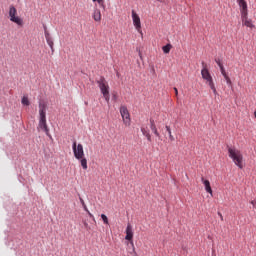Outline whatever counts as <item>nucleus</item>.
<instances>
[{"label":"nucleus","instance_id":"obj_1","mask_svg":"<svg viewBox=\"0 0 256 256\" xmlns=\"http://www.w3.org/2000/svg\"><path fill=\"white\" fill-rule=\"evenodd\" d=\"M72 151L74 153L75 159L80 162L82 169L87 171V158H85V150L83 149V144H77V141H74L72 144Z\"/></svg>","mask_w":256,"mask_h":256},{"label":"nucleus","instance_id":"obj_2","mask_svg":"<svg viewBox=\"0 0 256 256\" xmlns=\"http://www.w3.org/2000/svg\"><path fill=\"white\" fill-rule=\"evenodd\" d=\"M46 111H47V105L45 103H40L39 104V124L38 127L42 131L46 133V135H49V128L47 127V117H46Z\"/></svg>","mask_w":256,"mask_h":256},{"label":"nucleus","instance_id":"obj_3","mask_svg":"<svg viewBox=\"0 0 256 256\" xmlns=\"http://www.w3.org/2000/svg\"><path fill=\"white\" fill-rule=\"evenodd\" d=\"M228 155L230 159H232L233 163L239 167V169H243V154L237 148H228Z\"/></svg>","mask_w":256,"mask_h":256},{"label":"nucleus","instance_id":"obj_4","mask_svg":"<svg viewBox=\"0 0 256 256\" xmlns=\"http://www.w3.org/2000/svg\"><path fill=\"white\" fill-rule=\"evenodd\" d=\"M105 101L109 103L111 96L109 94V83L105 80V77H100L99 80L96 81Z\"/></svg>","mask_w":256,"mask_h":256},{"label":"nucleus","instance_id":"obj_5","mask_svg":"<svg viewBox=\"0 0 256 256\" xmlns=\"http://www.w3.org/2000/svg\"><path fill=\"white\" fill-rule=\"evenodd\" d=\"M8 14L10 17V21H12V23H16V25L23 27V19H21V17L17 16V8H15V6L11 5L9 7Z\"/></svg>","mask_w":256,"mask_h":256},{"label":"nucleus","instance_id":"obj_6","mask_svg":"<svg viewBox=\"0 0 256 256\" xmlns=\"http://www.w3.org/2000/svg\"><path fill=\"white\" fill-rule=\"evenodd\" d=\"M120 114L125 127H131V114L129 113V109H127V106L120 107Z\"/></svg>","mask_w":256,"mask_h":256},{"label":"nucleus","instance_id":"obj_7","mask_svg":"<svg viewBox=\"0 0 256 256\" xmlns=\"http://www.w3.org/2000/svg\"><path fill=\"white\" fill-rule=\"evenodd\" d=\"M202 65H203V68L201 70L202 79L206 81V85H208L209 87L210 85H213L215 82H213V76H211V73L209 72V69H207V65L205 64V62H203Z\"/></svg>","mask_w":256,"mask_h":256},{"label":"nucleus","instance_id":"obj_8","mask_svg":"<svg viewBox=\"0 0 256 256\" xmlns=\"http://www.w3.org/2000/svg\"><path fill=\"white\" fill-rule=\"evenodd\" d=\"M132 21L136 31L143 35V31L141 30V18L139 17L137 12H135V10H132Z\"/></svg>","mask_w":256,"mask_h":256},{"label":"nucleus","instance_id":"obj_9","mask_svg":"<svg viewBox=\"0 0 256 256\" xmlns=\"http://www.w3.org/2000/svg\"><path fill=\"white\" fill-rule=\"evenodd\" d=\"M249 14H245L241 16L242 25H245V27H249L250 29L255 28V25L253 24V20L249 19Z\"/></svg>","mask_w":256,"mask_h":256},{"label":"nucleus","instance_id":"obj_10","mask_svg":"<svg viewBox=\"0 0 256 256\" xmlns=\"http://www.w3.org/2000/svg\"><path fill=\"white\" fill-rule=\"evenodd\" d=\"M237 3L240 7L241 16L249 15V11L247 10V2L245 0H237Z\"/></svg>","mask_w":256,"mask_h":256},{"label":"nucleus","instance_id":"obj_11","mask_svg":"<svg viewBox=\"0 0 256 256\" xmlns=\"http://www.w3.org/2000/svg\"><path fill=\"white\" fill-rule=\"evenodd\" d=\"M126 241H131V245L133 247V226L131 224H128L126 227Z\"/></svg>","mask_w":256,"mask_h":256},{"label":"nucleus","instance_id":"obj_12","mask_svg":"<svg viewBox=\"0 0 256 256\" xmlns=\"http://www.w3.org/2000/svg\"><path fill=\"white\" fill-rule=\"evenodd\" d=\"M201 181L205 187L206 193H209L211 197H213V189L211 188V182H209V180H205L204 177L201 178Z\"/></svg>","mask_w":256,"mask_h":256},{"label":"nucleus","instance_id":"obj_13","mask_svg":"<svg viewBox=\"0 0 256 256\" xmlns=\"http://www.w3.org/2000/svg\"><path fill=\"white\" fill-rule=\"evenodd\" d=\"M92 17L94 19V21H96V23H101V10H99L98 8H95L92 14Z\"/></svg>","mask_w":256,"mask_h":256},{"label":"nucleus","instance_id":"obj_14","mask_svg":"<svg viewBox=\"0 0 256 256\" xmlns=\"http://www.w3.org/2000/svg\"><path fill=\"white\" fill-rule=\"evenodd\" d=\"M80 203L84 209V211H86V213H88L89 217H91V219H93V221H95V216L92 215V213L89 211V209L87 208V204H85V200H83V198H79Z\"/></svg>","mask_w":256,"mask_h":256},{"label":"nucleus","instance_id":"obj_15","mask_svg":"<svg viewBox=\"0 0 256 256\" xmlns=\"http://www.w3.org/2000/svg\"><path fill=\"white\" fill-rule=\"evenodd\" d=\"M150 129L151 131L154 133V135H156V137H161V134H159V131L157 130V126L155 125V121L150 120Z\"/></svg>","mask_w":256,"mask_h":256},{"label":"nucleus","instance_id":"obj_16","mask_svg":"<svg viewBox=\"0 0 256 256\" xmlns=\"http://www.w3.org/2000/svg\"><path fill=\"white\" fill-rule=\"evenodd\" d=\"M141 133L144 135L145 138H147V141L151 143V133H149V130L145 129L144 127L141 128Z\"/></svg>","mask_w":256,"mask_h":256},{"label":"nucleus","instance_id":"obj_17","mask_svg":"<svg viewBox=\"0 0 256 256\" xmlns=\"http://www.w3.org/2000/svg\"><path fill=\"white\" fill-rule=\"evenodd\" d=\"M22 105H26V107H29V105H31V102H29V97L23 96Z\"/></svg>","mask_w":256,"mask_h":256},{"label":"nucleus","instance_id":"obj_18","mask_svg":"<svg viewBox=\"0 0 256 256\" xmlns=\"http://www.w3.org/2000/svg\"><path fill=\"white\" fill-rule=\"evenodd\" d=\"M166 131L169 135V139L170 141H175V137L173 136V134L171 133V128L169 126H166Z\"/></svg>","mask_w":256,"mask_h":256},{"label":"nucleus","instance_id":"obj_19","mask_svg":"<svg viewBox=\"0 0 256 256\" xmlns=\"http://www.w3.org/2000/svg\"><path fill=\"white\" fill-rule=\"evenodd\" d=\"M162 51H163V53H170V51H171V44H167V45H165V46H163L162 47Z\"/></svg>","mask_w":256,"mask_h":256},{"label":"nucleus","instance_id":"obj_20","mask_svg":"<svg viewBox=\"0 0 256 256\" xmlns=\"http://www.w3.org/2000/svg\"><path fill=\"white\" fill-rule=\"evenodd\" d=\"M101 219H102L104 225H109V218H107V215L101 214Z\"/></svg>","mask_w":256,"mask_h":256},{"label":"nucleus","instance_id":"obj_21","mask_svg":"<svg viewBox=\"0 0 256 256\" xmlns=\"http://www.w3.org/2000/svg\"><path fill=\"white\" fill-rule=\"evenodd\" d=\"M46 42L49 45L50 49L53 51V38H46Z\"/></svg>","mask_w":256,"mask_h":256},{"label":"nucleus","instance_id":"obj_22","mask_svg":"<svg viewBox=\"0 0 256 256\" xmlns=\"http://www.w3.org/2000/svg\"><path fill=\"white\" fill-rule=\"evenodd\" d=\"M94 3H98L100 7H105V2L103 0H92Z\"/></svg>","mask_w":256,"mask_h":256},{"label":"nucleus","instance_id":"obj_23","mask_svg":"<svg viewBox=\"0 0 256 256\" xmlns=\"http://www.w3.org/2000/svg\"><path fill=\"white\" fill-rule=\"evenodd\" d=\"M210 89L213 91L214 95H217V88L215 87V83L214 84H210Z\"/></svg>","mask_w":256,"mask_h":256},{"label":"nucleus","instance_id":"obj_24","mask_svg":"<svg viewBox=\"0 0 256 256\" xmlns=\"http://www.w3.org/2000/svg\"><path fill=\"white\" fill-rule=\"evenodd\" d=\"M224 79H225L227 85H231V78H229V75L224 76Z\"/></svg>","mask_w":256,"mask_h":256},{"label":"nucleus","instance_id":"obj_25","mask_svg":"<svg viewBox=\"0 0 256 256\" xmlns=\"http://www.w3.org/2000/svg\"><path fill=\"white\" fill-rule=\"evenodd\" d=\"M220 71H221L223 77L227 76V72L225 71V67L221 66Z\"/></svg>","mask_w":256,"mask_h":256},{"label":"nucleus","instance_id":"obj_26","mask_svg":"<svg viewBox=\"0 0 256 256\" xmlns=\"http://www.w3.org/2000/svg\"><path fill=\"white\" fill-rule=\"evenodd\" d=\"M51 34H49V31L45 30V39H50Z\"/></svg>","mask_w":256,"mask_h":256},{"label":"nucleus","instance_id":"obj_27","mask_svg":"<svg viewBox=\"0 0 256 256\" xmlns=\"http://www.w3.org/2000/svg\"><path fill=\"white\" fill-rule=\"evenodd\" d=\"M215 61H216L217 65H218V67H220V69H221V67H223V64L221 63V60L215 59Z\"/></svg>","mask_w":256,"mask_h":256},{"label":"nucleus","instance_id":"obj_28","mask_svg":"<svg viewBox=\"0 0 256 256\" xmlns=\"http://www.w3.org/2000/svg\"><path fill=\"white\" fill-rule=\"evenodd\" d=\"M174 91H175V95L177 97V95H179V90H177V88L174 87Z\"/></svg>","mask_w":256,"mask_h":256},{"label":"nucleus","instance_id":"obj_29","mask_svg":"<svg viewBox=\"0 0 256 256\" xmlns=\"http://www.w3.org/2000/svg\"><path fill=\"white\" fill-rule=\"evenodd\" d=\"M84 227H86V229L89 228V224L87 222H84Z\"/></svg>","mask_w":256,"mask_h":256},{"label":"nucleus","instance_id":"obj_30","mask_svg":"<svg viewBox=\"0 0 256 256\" xmlns=\"http://www.w3.org/2000/svg\"><path fill=\"white\" fill-rule=\"evenodd\" d=\"M218 215L221 217V219H223V215L221 213H218Z\"/></svg>","mask_w":256,"mask_h":256},{"label":"nucleus","instance_id":"obj_31","mask_svg":"<svg viewBox=\"0 0 256 256\" xmlns=\"http://www.w3.org/2000/svg\"><path fill=\"white\" fill-rule=\"evenodd\" d=\"M254 117L256 118V110H255V112H254Z\"/></svg>","mask_w":256,"mask_h":256}]
</instances>
